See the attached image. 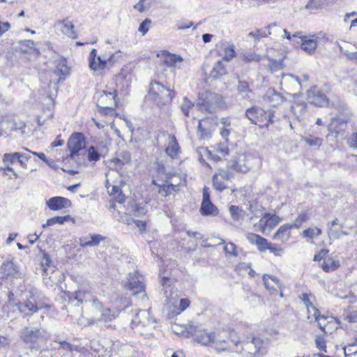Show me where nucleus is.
<instances>
[{
    "label": "nucleus",
    "instance_id": "4be33fe9",
    "mask_svg": "<svg viewBox=\"0 0 357 357\" xmlns=\"http://www.w3.org/2000/svg\"><path fill=\"white\" fill-rule=\"evenodd\" d=\"M89 66L91 70L98 71L106 68L107 66V61L106 59L97 56V50L93 49L89 54Z\"/></svg>",
    "mask_w": 357,
    "mask_h": 357
},
{
    "label": "nucleus",
    "instance_id": "4d7b16f0",
    "mask_svg": "<svg viewBox=\"0 0 357 357\" xmlns=\"http://www.w3.org/2000/svg\"><path fill=\"white\" fill-rule=\"evenodd\" d=\"M222 123L224 124V127L220 131V135L223 139H225V142H227L228 141V136L230 135V130L228 128V127L230 126V123H227L226 120L222 121Z\"/></svg>",
    "mask_w": 357,
    "mask_h": 357
},
{
    "label": "nucleus",
    "instance_id": "e2e57ef3",
    "mask_svg": "<svg viewBox=\"0 0 357 357\" xmlns=\"http://www.w3.org/2000/svg\"><path fill=\"white\" fill-rule=\"evenodd\" d=\"M342 227L341 225H340L339 229L329 228V230H328L329 237L335 238V239L340 238V236H342V234H341V231L342 230Z\"/></svg>",
    "mask_w": 357,
    "mask_h": 357
},
{
    "label": "nucleus",
    "instance_id": "f704fd0d",
    "mask_svg": "<svg viewBox=\"0 0 357 357\" xmlns=\"http://www.w3.org/2000/svg\"><path fill=\"white\" fill-rule=\"evenodd\" d=\"M130 153L126 151H122L117 154L116 158L111 160V163H113L114 165L117 166L128 164L130 162Z\"/></svg>",
    "mask_w": 357,
    "mask_h": 357
},
{
    "label": "nucleus",
    "instance_id": "a878e982",
    "mask_svg": "<svg viewBox=\"0 0 357 357\" xmlns=\"http://www.w3.org/2000/svg\"><path fill=\"white\" fill-rule=\"evenodd\" d=\"M20 159V153L15 152L11 153H5L3 156V162L5 165V169L13 172V174L17 177V174L14 172L13 167L10 166L13 165Z\"/></svg>",
    "mask_w": 357,
    "mask_h": 357
},
{
    "label": "nucleus",
    "instance_id": "423d86ee",
    "mask_svg": "<svg viewBox=\"0 0 357 357\" xmlns=\"http://www.w3.org/2000/svg\"><path fill=\"white\" fill-rule=\"evenodd\" d=\"M126 287L132 291L133 295L142 294L143 300H148L145 292L144 277L138 272L129 274L128 281Z\"/></svg>",
    "mask_w": 357,
    "mask_h": 357
},
{
    "label": "nucleus",
    "instance_id": "3c124183",
    "mask_svg": "<svg viewBox=\"0 0 357 357\" xmlns=\"http://www.w3.org/2000/svg\"><path fill=\"white\" fill-rule=\"evenodd\" d=\"M214 151L216 153L222 156H225L229 154V148L227 142L220 143L214 146Z\"/></svg>",
    "mask_w": 357,
    "mask_h": 357
},
{
    "label": "nucleus",
    "instance_id": "aec40b11",
    "mask_svg": "<svg viewBox=\"0 0 357 357\" xmlns=\"http://www.w3.org/2000/svg\"><path fill=\"white\" fill-rule=\"evenodd\" d=\"M85 144V139L81 132H74L68 141L70 156L77 154Z\"/></svg>",
    "mask_w": 357,
    "mask_h": 357
},
{
    "label": "nucleus",
    "instance_id": "9d476101",
    "mask_svg": "<svg viewBox=\"0 0 357 357\" xmlns=\"http://www.w3.org/2000/svg\"><path fill=\"white\" fill-rule=\"evenodd\" d=\"M155 321L150 317L147 310H139L131 321V326L133 329L139 326L147 327L150 329L155 327Z\"/></svg>",
    "mask_w": 357,
    "mask_h": 357
},
{
    "label": "nucleus",
    "instance_id": "473e14b6",
    "mask_svg": "<svg viewBox=\"0 0 357 357\" xmlns=\"http://www.w3.org/2000/svg\"><path fill=\"white\" fill-rule=\"evenodd\" d=\"M214 338V332H207L205 330H201L197 335L195 340L197 342L205 346H211L212 340Z\"/></svg>",
    "mask_w": 357,
    "mask_h": 357
},
{
    "label": "nucleus",
    "instance_id": "c03bdc74",
    "mask_svg": "<svg viewBox=\"0 0 357 357\" xmlns=\"http://www.w3.org/2000/svg\"><path fill=\"white\" fill-rule=\"evenodd\" d=\"M303 141L305 142L310 146H317L319 147L323 142V139L321 138L312 136L311 135H307L303 137Z\"/></svg>",
    "mask_w": 357,
    "mask_h": 357
},
{
    "label": "nucleus",
    "instance_id": "f257e3e1",
    "mask_svg": "<svg viewBox=\"0 0 357 357\" xmlns=\"http://www.w3.org/2000/svg\"><path fill=\"white\" fill-rule=\"evenodd\" d=\"M29 296L24 302H17L15 307L17 308L22 317L24 319H29L35 313L42 309H48L50 305L45 304L43 300L45 298H41L35 291H30Z\"/></svg>",
    "mask_w": 357,
    "mask_h": 357
},
{
    "label": "nucleus",
    "instance_id": "864d4df0",
    "mask_svg": "<svg viewBox=\"0 0 357 357\" xmlns=\"http://www.w3.org/2000/svg\"><path fill=\"white\" fill-rule=\"evenodd\" d=\"M267 29H274L275 35L277 33L280 34V33H283L284 35L283 37H285L286 38H287L289 40L291 38L290 33L286 29H284L281 28L280 26H278L276 24V23L271 24L270 25H268L267 26Z\"/></svg>",
    "mask_w": 357,
    "mask_h": 357
},
{
    "label": "nucleus",
    "instance_id": "f3484780",
    "mask_svg": "<svg viewBox=\"0 0 357 357\" xmlns=\"http://www.w3.org/2000/svg\"><path fill=\"white\" fill-rule=\"evenodd\" d=\"M213 130L214 126L212 123L211 119L206 118L199 121L197 132L201 139H209L212 136Z\"/></svg>",
    "mask_w": 357,
    "mask_h": 357
},
{
    "label": "nucleus",
    "instance_id": "c9c22d12",
    "mask_svg": "<svg viewBox=\"0 0 357 357\" xmlns=\"http://www.w3.org/2000/svg\"><path fill=\"white\" fill-rule=\"evenodd\" d=\"M178 152V144L176 141L175 136L169 135V144L166 148V153L168 155L172 158H174L177 155Z\"/></svg>",
    "mask_w": 357,
    "mask_h": 357
},
{
    "label": "nucleus",
    "instance_id": "bb28decb",
    "mask_svg": "<svg viewBox=\"0 0 357 357\" xmlns=\"http://www.w3.org/2000/svg\"><path fill=\"white\" fill-rule=\"evenodd\" d=\"M162 184L161 185H158V192L161 195L162 197H168L171 195H174L178 190V186L180 185V182H177L176 183H168Z\"/></svg>",
    "mask_w": 357,
    "mask_h": 357
},
{
    "label": "nucleus",
    "instance_id": "2f4dec72",
    "mask_svg": "<svg viewBox=\"0 0 357 357\" xmlns=\"http://www.w3.org/2000/svg\"><path fill=\"white\" fill-rule=\"evenodd\" d=\"M227 74V69L222 60L218 61L213 66L210 77L214 79L219 78Z\"/></svg>",
    "mask_w": 357,
    "mask_h": 357
},
{
    "label": "nucleus",
    "instance_id": "b1692460",
    "mask_svg": "<svg viewBox=\"0 0 357 357\" xmlns=\"http://www.w3.org/2000/svg\"><path fill=\"white\" fill-rule=\"evenodd\" d=\"M106 237L100 234H89L82 236L79 239V243L82 248L97 247Z\"/></svg>",
    "mask_w": 357,
    "mask_h": 357
},
{
    "label": "nucleus",
    "instance_id": "20e7f679",
    "mask_svg": "<svg viewBox=\"0 0 357 357\" xmlns=\"http://www.w3.org/2000/svg\"><path fill=\"white\" fill-rule=\"evenodd\" d=\"M149 93L153 96L154 101L159 105H165L172 102L174 95L169 87L165 86L158 81L151 82Z\"/></svg>",
    "mask_w": 357,
    "mask_h": 357
},
{
    "label": "nucleus",
    "instance_id": "0eeeda50",
    "mask_svg": "<svg viewBox=\"0 0 357 357\" xmlns=\"http://www.w3.org/2000/svg\"><path fill=\"white\" fill-rule=\"evenodd\" d=\"M299 298L302 301L303 303L307 308V319H310L311 308L313 312L312 317L314 318V320L317 322L319 327L324 329V328L322 326L321 320L325 319L326 317L324 315H321L319 310L313 305V302L315 300L314 296L311 293H303L299 296Z\"/></svg>",
    "mask_w": 357,
    "mask_h": 357
},
{
    "label": "nucleus",
    "instance_id": "f03ea898",
    "mask_svg": "<svg viewBox=\"0 0 357 357\" xmlns=\"http://www.w3.org/2000/svg\"><path fill=\"white\" fill-rule=\"evenodd\" d=\"M223 105L220 94L206 91L199 94L197 107L202 112L214 113L220 109Z\"/></svg>",
    "mask_w": 357,
    "mask_h": 357
},
{
    "label": "nucleus",
    "instance_id": "6ab92c4d",
    "mask_svg": "<svg viewBox=\"0 0 357 357\" xmlns=\"http://www.w3.org/2000/svg\"><path fill=\"white\" fill-rule=\"evenodd\" d=\"M229 167L237 172L246 173L250 169L251 164L248 157L241 153L231 162Z\"/></svg>",
    "mask_w": 357,
    "mask_h": 357
},
{
    "label": "nucleus",
    "instance_id": "1a4fd4ad",
    "mask_svg": "<svg viewBox=\"0 0 357 357\" xmlns=\"http://www.w3.org/2000/svg\"><path fill=\"white\" fill-rule=\"evenodd\" d=\"M234 178L228 169H218L213 176V184L216 190L222 191L227 188V183Z\"/></svg>",
    "mask_w": 357,
    "mask_h": 357
},
{
    "label": "nucleus",
    "instance_id": "09e8293b",
    "mask_svg": "<svg viewBox=\"0 0 357 357\" xmlns=\"http://www.w3.org/2000/svg\"><path fill=\"white\" fill-rule=\"evenodd\" d=\"M308 220V215L305 213H302L294 220L292 224H290L291 228L298 229L303 225V222Z\"/></svg>",
    "mask_w": 357,
    "mask_h": 357
},
{
    "label": "nucleus",
    "instance_id": "9b49d317",
    "mask_svg": "<svg viewBox=\"0 0 357 357\" xmlns=\"http://www.w3.org/2000/svg\"><path fill=\"white\" fill-rule=\"evenodd\" d=\"M161 277V285L162 286V291L165 297L167 304L176 307L178 303V294L174 291V288L169 284L170 278L166 275H162Z\"/></svg>",
    "mask_w": 357,
    "mask_h": 357
},
{
    "label": "nucleus",
    "instance_id": "ea45409f",
    "mask_svg": "<svg viewBox=\"0 0 357 357\" xmlns=\"http://www.w3.org/2000/svg\"><path fill=\"white\" fill-rule=\"evenodd\" d=\"M222 50L223 52L222 61H229L234 58L235 51L233 45L222 44Z\"/></svg>",
    "mask_w": 357,
    "mask_h": 357
},
{
    "label": "nucleus",
    "instance_id": "7ed1b4c3",
    "mask_svg": "<svg viewBox=\"0 0 357 357\" xmlns=\"http://www.w3.org/2000/svg\"><path fill=\"white\" fill-rule=\"evenodd\" d=\"M245 116L252 123L258 125L261 128L268 127L270 123H273L276 121L273 111H266L257 106H253L247 109Z\"/></svg>",
    "mask_w": 357,
    "mask_h": 357
},
{
    "label": "nucleus",
    "instance_id": "cd10ccee",
    "mask_svg": "<svg viewBox=\"0 0 357 357\" xmlns=\"http://www.w3.org/2000/svg\"><path fill=\"white\" fill-rule=\"evenodd\" d=\"M291 226L290 224H284L279 227L275 233L273 238L280 241L281 242L287 241L290 237V229Z\"/></svg>",
    "mask_w": 357,
    "mask_h": 357
},
{
    "label": "nucleus",
    "instance_id": "58836bf2",
    "mask_svg": "<svg viewBox=\"0 0 357 357\" xmlns=\"http://www.w3.org/2000/svg\"><path fill=\"white\" fill-rule=\"evenodd\" d=\"M69 68L67 66L65 60L60 61L59 63L56 65L54 73L56 75H59V80L64 79L66 76L69 74Z\"/></svg>",
    "mask_w": 357,
    "mask_h": 357
},
{
    "label": "nucleus",
    "instance_id": "774afa93",
    "mask_svg": "<svg viewBox=\"0 0 357 357\" xmlns=\"http://www.w3.org/2000/svg\"><path fill=\"white\" fill-rule=\"evenodd\" d=\"M347 143L351 148L357 149V132L351 135L347 140Z\"/></svg>",
    "mask_w": 357,
    "mask_h": 357
},
{
    "label": "nucleus",
    "instance_id": "680f3d73",
    "mask_svg": "<svg viewBox=\"0 0 357 357\" xmlns=\"http://www.w3.org/2000/svg\"><path fill=\"white\" fill-rule=\"evenodd\" d=\"M236 248V245L234 243L230 242L225 245V251L226 253L236 257L238 256Z\"/></svg>",
    "mask_w": 357,
    "mask_h": 357
},
{
    "label": "nucleus",
    "instance_id": "c756f323",
    "mask_svg": "<svg viewBox=\"0 0 357 357\" xmlns=\"http://www.w3.org/2000/svg\"><path fill=\"white\" fill-rule=\"evenodd\" d=\"M262 280L266 289L268 290H276L277 287H280V280L275 276L264 274Z\"/></svg>",
    "mask_w": 357,
    "mask_h": 357
},
{
    "label": "nucleus",
    "instance_id": "ddd939ff",
    "mask_svg": "<svg viewBox=\"0 0 357 357\" xmlns=\"http://www.w3.org/2000/svg\"><path fill=\"white\" fill-rule=\"evenodd\" d=\"M22 276V272L13 260L7 259L3 261L0 266V278H20Z\"/></svg>",
    "mask_w": 357,
    "mask_h": 357
},
{
    "label": "nucleus",
    "instance_id": "2eb2a0df",
    "mask_svg": "<svg viewBox=\"0 0 357 357\" xmlns=\"http://www.w3.org/2000/svg\"><path fill=\"white\" fill-rule=\"evenodd\" d=\"M347 128V122L340 119H333L331 123L328 126V130L329 131L328 137L333 135L334 137L342 138L344 135L346 129Z\"/></svg>",
    "mask_w": 357,
    "mask_h": 357
},
{
    "label": "nucleus",
    "instance_id": "338daca9",
    "mask_svg": "<svg viewBox=\"0 0 357 357\" xmlns=\"http://www.w3.org/2000/svg\"><path fill=\"white\" fill-rule=\"evenodd\" d=\"M150 23L151 20L146 18L140 24L138 31L141 32L143 35H144L149 31V24Z\"/></svg>",
    "mask_w": 357,
    "mask_h": 357
},
{
    "label": "nucleus",
    "instance_id": "393cba45",
    "mask_svg": "<svg viewBox=\"0 0 357 357\" xmlns=\"http://www.w3.org/2000/svg\"><path fill=\"white\" fill-rule=\"evenodd\" d=\"M46 204L50 210L57 211L70 207L71 202L63 197H53L46 202Z\"/></svg>",
    "mask_w": 357,
    "mask_h": 357
},
{
    "label": "nucleus",
    "instance_id": "8fccbe9b",
    "mask_svg": "<svg viewBox=\"0 0 357 357\" xmlns=\"http://www.w3.org/2000/svg\"><path fill=\"white\" fill-rule=\"evenodd\" d=\"M229 213L233 220L238 221L243 217V210L237 206L231 205L229 207Z\"/></svg>",
    "mask_w": 357,
    "mask_h": 357
},
{
    "label": "nucleus",
    "instance_id": "603ef678",
    "mask_svg": "<svg viewBox=\"0 0 357 357\" xmlns=\"http://www.w3.org/2000/svg\"><path fill=\"white\" fill-rule=\"evenodd\" d=\"M88 160L90 162H97L100 160V154L94 146L88 149Z\"/></svg>",
    "mask_w": 357,
    "mask_h": 357
},
{
    "label": "nucleus",
    "instance_id": "5701e85b",
    "mask_svg": "<svg viewBox=\"0 0 357 357\" xmlns=\"http://www.w3.org/2000/svg\"><path fill=\"white\" fill-rule=\"evenodd\" d=\"M158 56H160L163 63L169 68H179L180 66L178 64L181 63L183 61L181 56L172 54L167 51H162L160 54H158Z\"/></svg>",
    "mask_w": 357,
    "mask_h": 357
},
{
    "label": "nucleus",
    "instance_id": "72a5a7b5",
    "mask_svg": "<svg viewBox=\"0 0 357 357\" xmlns=\"http://www.w3.org/2000/svg\"><path fill=\"white\" fill-rule=\"evenodd\" d=\"M59 24L61 26V29L63 34L71 38H77V34L74 30V25L70 21L64 20L63 21H60Z\"/></svg>",
    "mask_w": 357,
    "mask_h": 357
},
{
    "label": "nucleus",
    "instance_id": "37998d69",
    "mask_svg": "<svg viewBox=\"0 0 357 357\" xmlns=\"http://www.w3.org/2000/svg\"><path fill=\"white\" fill-rule=\"evenodd\" d=\"M211 347H214L217 349L225 350L227 349V344L224 339L214 332V338L212 340Z\"/></svg>",
    "mask_w": 357,
    "mask_h": 357
},
{
    "label": "nucleus",
    "instance_id": "052dcab7",
    "mask_svg": "<svg viewBox=\"0 0 357 357\" xmlns=\"http://www.w3.org/2000/svg\"><path fill=\"white\" fill-rule=\"evenodd\" d=\"M186 331L187 333L190 335L197 337V335L199 333L201 329L198 327V326L192 324H188L186 326Z\"/></svg>",
    "mask_w": 357,
    "mask_h": 357
},
{
    "label": "nucleus",
    "instance_id": "a19ab883",
    "mask_svg": "<svg viewBox=\"0 0 357 357\" xmlns=\"http://www.w3.org/2000/svg\"><path fill=\"white\" fill-rule=\"evenodd\" d=\"M70 220H72V218L69 215L65 216H55L52 218L47 219L46 224H44L43 225V227L45 228L46 226H52L56 224L62 225L65 222Z\"/></svg>",
    "mask_w": 357,
    "mask_h": 357
},
{
    "label": "nucleus",
    "instance_id": "a18cd8bd",
    "mask_svg": "<svg viewBox=\"0 0 357 357\" xmlns=\"http://www.w3.org/2000/svg\"><path fill=\"white\" fill-rule=\"evenodd\" d=\"M264 218H266L264 225L271 228L275 227L280 220V218L278 215H272L271 213H266L264 215Z\"/></svg>",
    "mask_w": 357,
    "mask_h": 357
},
{
    "label": "nucleus",
    "instance_id": "e433bc0d",
    "mask_svg": "<svg viewBox=\"0 0 357 357\" xmlns=\"http://www.w3.org/2000/svg\"><path fill=\"white\" fill-rule=\"evenodd\" d=\"M340 266V262L338 260H335L331 257L325 258L322 264L321 268L326 272H331L336 270Z\"/></svg>",
    "mask_w": 357,
    "mask_h": 357
},
{
    "label": "nucleus",
    "instance_id": "bf43d9fd",
    "mask_svg": "<svg viewBox=\"0 0 357 357\" xmlns=\"http://www.w3.org/2000/svg\"><path fill=\"white\" fill-rule=\"evenodd\" d=\"M52 264V261L50 255L47 252L43 253V260L41 261V265L44 268L45 271H47V268L51 267Z\"/></svg>",
    "mask_w": 357,
    "mask_h": 357
},
{
    "label": "nucleus",
    "instance_id": "49530a36",
    "mask_svg": "<svg viewBox=\"0 0 357 357\" xmlns=\"http://www.w3.org/2000/svg\"><path fill=\"white\" fill-rule=\"evenodd\" d=\"M274 33H275L274 29H268V32H266V31L264 30V29H258L255 31L250 32L249 33V36H252L256 40H259L261 38H264V37L268 36V35H271V34H274Z\"/></svg>",
    "mask_w": 357,
    "mask_h": 357
},
{
    "label": "nucleus",
    "instance_id": "7c9ffc66",
    "mask_svg": "<svg viewBox=\"0 0 357 357\" xmlns=\"http://www.w3.org/2000/svg\"><path fill=\"white\" fill-rule=\"evenodd\" d=\"M307 105L305 102H294L291 107V111L296 119L301 121L305 113Z\"/></svg>",
    "mask_w": 357,
    "mask_h": 357
},
{
    "label": "nucleus",
    "instance_id": "dca6fc26",
    "mask_svg": "<svg viewBox=\"0 0 357 357\" xmlns=\"http://www.w3.org/2000/svg\"><path fill=\"white\" fill-rule=\"evenodd\" d=\"M116 94L115 93V91L108 92V93L103 92V94L101 95V96L99 99V102H103V100L105 99L109 98V103L107 104L106 105H98L99 112L104 114H108L110 112H112V111H114L116 109V107H117V102L116 100Z\"/></svg>",
    "mask_w": 357,
    "mask_h": 357
},
{
    "label": "nucleus",
    "instance_id": "c85d7f7f",
    "mask_svg": "<svg viewBox=\"0 0 357 357\" xmlns=\"http://www.w3.org/2000/svg\"><path fill=\"white\" fill-rule=\"evenodd\" d=\"M301 49L308 54L313 52L317 47L316 38L304 36L301 38Z\"/></svg>",
    "mask_w": 357,
    "mask_h": 357
},
{
    "label": "nucleus",
    "instance_id": "4c0bfd02",
    "mask_svg": "<svg viewBox=\"0 0 357 357\" xmlns=\"http://www.w3.org/2000/svg\"><path fill=\"white\" fill-rule=\"evenodd\" d=\"M5 123H6L8 125V128L10 131H21V134L22 135L24 134V129L25 128V124L24 123V122H22V121L16 122V121H1L0 123V126L1 128H3L5 125Z\"/></svg>",
    "mask_w": 357,
    "mask_h": 357
},
{
    "label": "nucleus",
    "instance_id": "a211bd4d",
    "mask_svg": "<svg viewBox=\"0 0 357 357\" xmlns=\"http://www.w3.org/2000/svg\"><path fill=\"white\" fill-rule=\"evenodd\" d=\"M200 213L203 215H216L218 213L217 207L210 200V195L206 188L203 189V199Z\"/></svg>",
    "mask_w": 357,
    "mask_h": 357
},
{
    "label": "nucleus",
    "instance_id": "6e6d98bb",
    "mask_svg": "<svg viewBox=\"0 0 357 357\" xmlns=\"http://www.w3.org/2000/svg\"><path fill=\"white\" fill-rule=\"evenodd\" d=\"M269 243L268 242V240L259 235L258 241L256 243V245L257 246V248L259 252H263L267 250V248L269 245Z\"/></svg>",
    "mask_w": 357,
    "mask_h": 357
},
{
    "label": "nucleus",
    "instance_id": "4468645a",
    "mask_svg": "<svg viewBox=\"0 0 357 357\" xmlns=\"http://www.w3.org/2000/svg\"><path fill=\"white\" fill-rule=\"evenodd\" d=\"M43 337V331L40 328H32L29 326H25L20 331V338L26 344H33L38 342V340Z\"/></svg>",
    "mask_w": 357,
    "mask_h": 357
},
{
    "label": "nucleus",
    "instance_id": "5fc2aeb1",
    "mask_svg": "<svg viewBox=\"0 0 357 357\" xmlns=\"http://www.w3.org/2000/svg\"><path fill=\"white\" fill-rule=\"evenodd\" d=\"M101 319L105 321H111L116 317L115 312H112L109 308H105L101 310Z\"/></svg>",
    "mask_w": 357,
    "mask_h": 357
},
{
    "label": "nucleus",
    "instance_id": "79ce46f5",
    "mask_svg": "<svg viewBox=\"0 0 357 357\" xmlns=\"http://www.w3.org/2000/svg\"><path fill=\"white\" fill-rule=\"evenodd\" d=\"M195 106L193 102H192L187 97H184L182 99V101L180 104V109L185 116H189L190 109H192Z\"/></svg>",
    "mask_w": 357,
    "mask_h": 357
},
{
    "label": "nucleus",
    "instance_id": "0e129e2a",
    "mask_svg": "<svg viewBox=\"0 0 357 357\" xmlns=\"http://www.w3.org/2000/svg\"><path fill=\"white\" fill-rule=\"evenodd\" d=\"M315 344L319 350H324V351H326V342L324 340V338L322 336H317L315 338Z\"/></svg>",
    "mask_w": 357,
    "mask_h": 357
},
{
    "label": "nucleus",
    "instance_id": "39448f33",
    "mask_svg": "<svg viewBox=\"0 0 357 357\" xmlns=\"http://www.w3.org/2000/svg\"><path fill=\"white\" fill-rule=\"evenodd\" d=\"M65 300L68 304L78 307L84 303H90L93 299V292L89 288H80L74 292L65 291Z\"/></svg>",
    "mask_w": 357,
    "mask_h": 357
},
{
    "label": "nucleus",
    "instance_id": "f8f14e48",
    "mask_svg": "<svg viewBox=\"0 0 357 357\" xmlns=\"http://www.w3.org/2000/svg\"><path fill=\"white\" fill-rule=\"evenodd\" d=\"M307 100L310 104L319 107H324L328 104V99L327 96L317 86H312L307 90Z\"/></svg>",
    "mask_w": 357,
    "mask_h": 357
},
{
    "label": "nucleus",
    "instance_id": "412c9836",
    "mask_svg": "<svg viewBox=\"0 0 357 357\" xmlns=\"http://www.w3.org/2000/svg\"><path fill=\"white\" fill-rule=\"evenodd\" d=\"M264 102L270 106L277 107L286 100V98L280 93L276 91L274 89H268L263 96Z\"/></svg>",
    "mask_w": 357,
    "mask_h": 357
},
{
    "label": "nucleus",
    "instance_id": "69168bd1",
    "mask_svg": "<svg viewBox=\"0 0 357 357\" xmlns=\"http://www.w3.org/2000/svg\"><path fill=\"white\" fill-rule=\"evenodd\" d=\"M271 252L273 253L275 256H281L283 250L280 247L276 246L274 244L269 243L268 247L267 248Z\"/></svg>",
    "mask_w": 357,
    "mask_h": 357
},
{
    "label": "nucleus",
    "instance_id": "de8ad7c7",
    "mask_svg": "<svg viewBox=\"0 0 357 357\" xmlns=\"http://www.w3.org/2000/svg\"><path fill=\"white\" fill-rule=\"evenodd\" d=\"M237 89L239 93H244L246 98H249V94L252 92L250 89L249 84L245 81L239 80Z\"/></svg>",
    "mask_w": 357,
    "mask_h": 357
},
{
    "label": "nucleus",
    "instance_id": "13d9d810",
    "mask_svg": "<svg viewBox=\"0 0 357 357\" xmlns=\"http://www.w3.org/2000/svg\"><path fill=\"white\" fill-rule=\"evenodd\" d=\"M190 301L188 298H181L179 301L178 307H177L175 312L179 314L186 310L190 305Z\"/></svg>",
    "mask_w": 357,
    "mask_h": 357
},
{
    "label": "nucleus",
    "instance_id": "6e6552de",
    "mask_svg": "<svg viewBox=\"0 0 357 357\" xmlns=\"http://www.w3.org/2000/svg\"><path fill=\"white\" fill-rule=\"evenodd\" d=\"M238 343L242 345L243 350L247 351L253 356L263 355L266 353V349L264 347V340L259 337H253L251 340L239 341L236 342L235 345L238 346Z\"/></svg>",
    "mask_w": 357,
    "mask_h": 357
}]
</instances>
